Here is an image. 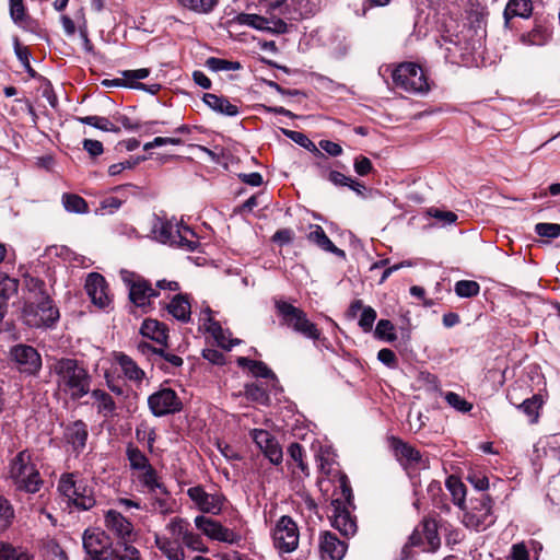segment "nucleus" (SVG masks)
I'll return each mask as SVG.
<instances>
[{"label":"nucleus","instance_id":"obj_19","mask_svg":"<svg viewBox=\"0 0 560 560\" xmlns=\"http://www.w3.org/2000/svg\"><path fill=\"white\" fill-rule=\"evenodd\" d=\"M104 525L117 539L118 544H129L133 535V524L120 512L110 509L104 514Z\"/></svg>","mask_w":560,"mask_h":560},{"label":"nucleus","instance_id":"obj_49","mask_svg":"<svg viewBox=\"0 0 560 560\" xmlns=\"http://www.w3.org/2000/svg\"><path fill=\"white\" fill-rule=\"evenodd\" d=\"M235 22L240 25H247L262 32L268 28V18L258 14L240 13L235 16Z\"/></svg>","mask_w":560,"mask_h":560},{"label":"nucleus","instance_id":"obj_36","mask_svg":"<svg viewBox=\"0 0 560 560\" xmlns=\"http://www.w3.org/2000/svg\"><path fill=\"white\" fill-rule=\"evenodd\" d=\"M23 288L27 292L25 300H38L44 296H50L46 290L45 281L28 272L23 275Z\"/></svg>","mask_w":560,"mask_h":560},{"label":"nucleus","instance_id":"obj_35","mask_svg":"<svg viewBox=\"0 0 560 560\" xmlns=\"http://www.w3.org/2000/svg\"><path fill=\"white\" fill-rule=\"evenodd\" d=\"M138 481L149 493L159 490L162 494H168L167 488L159 480L158 471L152 465L139 471Z\"/></svg>","mask_w":560,"mask_h":560},{"label":"nucleus","instance_id":"obj_57","mask_svg":"<svg viewBox=\"0 0 560 560\" xmlns=\"http://www.w3.org/2000/svg\"><path fill=\"white\" fill-rule=\"evenodd\" d=\"M294 10L302 19L315 15L320 9V0H294Z\"/></svg>","mask_w":560,"mask_h":560},{"label":"nucleus","instance_id":"obj_21","mask_svg":"<svg viewBox=\"0 0 560 560\" xmlns=\"http://www.w3.org/2000/svg\"><path fill=\"white\" fill-rule=\"evenodd\" d=\"M331 505V526L346 537L353 536L357 533V523L349 511V506H346L341 499H332Z\"/></svg>","mask_w":560,"mask_h":560},{"label":"nucleus","instance_id":"obj_46","mask_svg":"<svg viewBox=\"0 0 560 560\" xmlns=\"http://www.w3.org/2000/svg\"><path fill=\"white\" fill-rule=\"evenodd\" d=\"M75 120L83 124L92 126L96 129H100L102 131H109L114 133L120 132V127L113 124L107 117L103 116H84V117H75Z\"/></svg>","mask_w":560,"mask_h":560},{"label":"nucleus","instance_id":"obj_47","mask_svg":"<svg viewBox=\"0 0 560 560\" xmlns=\"http://www.w3.org/2000/svg\"><path fill=\"white\" fill-rule=\"evenodd\" d=\"M14 46V52L19 61L22 63L25 72L30 75L32 79L40 78V75L37 73V71L31 66V51L28 47L23 46L19 38L15 37L13 42Z\"/></svg>","mask_w":560,"mask_h":560},{"label":"nucleus","instance_id":"obj_2","mask_svg":"<svg viewBox=\"0 0 560 560\" xmlns=\"http://www.w3.org/2000/svg\"><path fill=\"white\" fill-rule=\"evenodd\" d=\"M57 492L69 508L89 511L96 504L94 488L86 480L79 478L78 472H63L57 483Z\"/></svg>","mask_w":560,"mask_h":560},{"label":"nucleus","instance_id":"obj_3","mask_svg":"<svg viewBox=\"0 0 560 560\" xmlns=\"http://www.w3.org/2000/svg\"><path fill=\"white\" fill-rule=\"evenodd\" d=\"M9 476L15 488L27 493H36L44 481L36 465L32 460V452L23 450L9 463Z\"/></svg>","mask_w":560,"mask_h":560},{"label":"nucleus","instance_id":"obj_41","mask_svg":"<svg viewBox=\"0 0 560 560\" xmlns=\"http://www.w3.org/2000/svg\"><path fill=\"white\" fill-rule=\"evenodd\" d=\"M167 346H159L156 359L154 362V365L160 368L161 370L165 372H170L171 368H179L183 365L184 361L183 359L170 351H167Z\"/></svg>","mask_w":560,"mask_h":560},{"label":"nucleus","instance_id":"obj_48","mask_svg":"<svg viewBox=\"0 0 560 560\" xmlns=\"http://www.w3.org/2000/svg\"><path fill=\"white\" fill-rule=\"evenodd\" d=\"M178 231L180 237H176L174 245L178 247H184L189 252L196 250L197 247L199 246V242L194 230L190 229L188 225H184L183 223H180Z\"/></svg>","mask_w":560,"mask_h":560},{"label":"nucleus","instance_id":"obj_62","mask_svg":"<svg viewBox=\"0 0 560 560\" xmlns=\"http://www.w3.org/2000/svg\"><path fill=\"white\" fill-rule=\"evenodd\" d=\"M376 317V311L372 306H365L360 315L358 325L364 332H370Z\"/></svg>","mask_w":560,"mask_h":560},{"label":"nucleus","instance_id":"obj_55","mask_svg":"<svg viewBox=\"0 0 560 560\" xmlns=\"http://www.w3.org/2000/svg\"><path fill=\"white\" fill-rule=\"evenodd\" d=\"M205 65L209 70H211L213 72L235 71V70H240L242 68V66L238 61H232V60L221 59V58H217V57H209L206 60Z\"/></svg>","mask_w":560,"mask_h":560},{"label":"nucleus","instance_id":"obj_61","mask_svg":"<svg viewBox=\"0 0 560 560\" xmlns=\"http://www.w3.org/2000/svg\"><path fill=\"white\" fill-rule=\"evenodd\" d=\"M535 232L540 237L555 240L560 236V224L540 222L535 225Z\"/></svg>","mask_w":560,"mask_h":560},{"label":"nucleus","instance_id":"obj_44","mask_svg":"<svg viewBox=\"0 0 560 560\" xmlns=\"http://www.w3.org/2000/svg\"><path fill=\"white\" fill-rule=\"evenodd\" d=\"M126 456L129 460V466L131 470L141 471L151 466L149 458L145 454L140 451L132 443H129L126 448Z\"/></svg>","mask_w":560,"mask_h":560},{"label":"nucleus","instance_id":"obj_22","mask_svg":"<svg viewBox=\"0 0 560 560\" xmlns=\"http://www.w3.org/2000/svg\"><path fill=\"white\" fill-rule=\"evenodd\" d=\"M84 287L93 304L100 308H105L109 305L108 284L101 273H89Z\"/></svg>","mask_w":560,"mask_h":560},{"label":"nucleus","instance_id":"obj_33","mask_svg":"<svg viewBox=\"0 0 560 560\" xmlns=\"http://www.w3.org/2000/svg\"><path fill=\"white\" fill-rule=\"evenodd\" d=\"M203 103L212 110L229 117H234L240 114L238 107L232 104L226 97L219 96L213 93H205L202 96Z\"/></svg>","mask_w":560,"mask_h":560},{"label":"nucleus","instance_id":"obj_27","mask_svg":"<svg viewBox=\"0 0 560 560\" xmlns=\"http://www.w3.org/2000/svg\"><path fill=\"white\" fill-rule=\"evenodd\" d=\"M179 226L180 223L177 221L156 217L152 226V233L159 242L173 246L176 237H180Z\"/></svg>","mask_w":560,"mask_h":560},{"label":"nucleus","instance_id":"obj_29","mask_svg":"<svg viewBox=\"0 0 560 560\" xmlns=\"http://www.w3.org/2000/svg\"><path fill=\"white\" fill-rule=\"evenodd\" d=\"M140 334L142 337L154 341L158 346H167L168 327L158 319H144L140 327Z\"/></svg>","mask_w":560,"mask_h":560},{"label":"nucleus","instance_id":"obj_32","mask_svg":"<svg viewBox=\"0 0 560 560\" xmlns=\"http://www.w3.org/2000/svg\"><path fill=\"white\" fill-rule=\"evenodd\" d=\"M532 12V0H509L503 12L504 25L510 27V22L514 18L528 19Z\"/></svg>","mask_w":560,"mask_h":560},{"label":"nucleus","instance_id":"obj_18","mask_svg":"<svg viewBox=\"0 0 560 560\" xmlns=\"http://www.w3.org/2000/svg\"><path fill=\"white\" fill-rule=\"evenodd\" d=\"M195 525L199 530H201L203 535L209 537L211 540L235 544L240 539V536L234 530L223 526L220 522L207 517L205 515L196 516Z\"/></svg>","mask_w":560,"mask_h":560},{"label":"nucleus","instance_id":"obj_1","mask_svg":"<svg viewBox=\"0 0 560 560\" xmlns=\"http://www.w3.org/2000/svg\"><path fill=\"white\" fill-rule=\"evenodd\" d=\"M58 388L79 400L91 392L92 376L83 362L72 358L58 359L52 368Z\"/></svg>","mask_w":560,"mask_h":560},{"label":"nucleus","instance_id":"obj_37","mask_svg":"<svg viewBox=\"0 0 560 560\" xmlns=\"http://www.w3.org/2000/svg\"><path fill=\"white\" fill-rule=\"evenodd\" d=\"M116 362L119 364L124 375L128 380L141 382L145 377L144 371L139 368L131 357L120 352L116 355Z\"/></svg>","mask_w":560,"mask_h":560},{"label":"nucleus","instance_id":"obj_14","mask_svg":"<svg viewBox=\"0 0 560 560\" xmlns=\"http://www.w3.org/2000/svg\"><path fill=\"white\" fill-rule=\"evenodd\" d=\"M166 528L182 546L184 545L194 551L208 552V547L203 544L201 536L192 532L187 520L178 516L173 517Z\"/></svg>","mask_w":560,"mask_h":560},{"label":"nucleus","instance_id":"obj_25","mask_svg":"<svg viewBox=\"0 0 560 560\" xmlns=\"http://www.w3.org/2000/svg\"><path fill=\"white\" fill-rule=\"evenodd\" d=\"M441 47H444L445 58L451 63H467L470 60L471 51L467 43H462L458 36L455 38L442 36Z\"/></svg>","mask_w":560,"mask_h":560},{"label":"nucleus","instance_id":"obj_54","mask_svg":"<svg viewBox=\"0 0 560 560\" xmlns=\"http://www.w3.org/2000/svg\"><path fill=\"white\" fill-rule=\"evenodd\" d=\"M454 292L458 298H474L480 292V284L475 280H459L454 285Z\"/></svg>","mask_w":560,"mask_h":560},{"label":"nucleus","instance_id":"obj_9","mask_svg":"<svg viewBox=\"0 0 560 560\" xmlns=\"http://www.w3.org/2000/svg\"><path fill=\"white\" fill-rule=\"evenodd\" d=\"M82 541L83 549L91 560H110L116 551L110 536L100 528H86Z\"/></svg>","mask_w":560,"mask_h":560},{"label":"nucleus","instance_id":"obj_50","mask_svg":"<svg viewBox=\"0 0 560 560\" xmlns=\"http://www.w3.org/2000/svg\"><path fill=\"white\" fill-rule=\"evenodd\" d=\"M18 289L19 280L0 271V301L8 304L9 299L18 293Z\"/></svg>","mask_w":560,"mask_h":560},{"label":"nucleus","instance_id":"obj_38","mask_svg":"<svg viewBox=\"0 0 560 560\" xmlns=\"http://www.w3.org/2000/svg\"><path fill=\"white\" fill-rule=\"evenodd\" d=\"M91 396L96 402L98 415L103 416L104 418L115 416L116 402L107 392L103 389H93L91 392Z\"/></svg>","mask_w":560,"mask_h":560},{"label":"nucleus","instance_id":"obj_17","mask_svg":"<svg viewBox=\"0 0 560 560\" xmlns=\"http://www.w3.org/2000/svg\"><path fill=\"white\" fill-rule=\"evenodd\" d=\"M388 446L394 456L405 468H425L428 463L423 459L421 453L409 443L398 436L388 438Z\"/></svg>","mask_w":560,"mask_h":560},{"label":"nucleus","instance_id":"obj_8","mask_svg":"<svg viewBox=\"0 0 560 560\" xmlns=\"http://www.w3.org/2000/svg\"><path fill=\"white\" fill-rule=\"evenodd\" d=\"M441 539L434 518L424 517L409 536V541L401 549L400 560H409L410 547H420L422 551L434 552L440 548Z\"/></svg>","mask_w":560,"mask_h":560},{"label":"nucleus","instance_id":"obj_60","mask_svg":"<svg viewBox=\"0 0 560 560\" xmlns=\"http://www.w3.org/2000/svg\"><path fill=\"white\" fill-rule=\"evenodd\" d=\"M551 33L547 27L536 25L530 32L527 33L526 37L529 44L541 46L548 42Z\"/></svg>","mask_w":560,"mask_h":560},{"label":"nucleus","instance_id":"obj_12","mask_svg":"<svg viewBox=\"0 0 560 560\" xmlns=\"http://www.w3.org/2000/svg\"><path fill=\"white\" fill-rule=\"evenodd\" d=\"M10 357L16 370L28 376H36L43 365L38 351L28 345L19 343L11 348Z\"/></svg>","mask_w":560,"mask_h":560},{"label":"nucleus","instance_id":"obj_7","mask_svg":"<svg viewBox=\"0 0 560 560\" xmlns=\"http://www.w3.org/2000/svg\"><path fill=\"white\" fill-rule=\"evenodd\" d=\"M122 281L128 288V298L133 307L140 308L143 314L153 310L152 299L160 295V291L142 276L131 272H122Z\"/></svg>","mask_w":560,"mask_h":560},{"label":"nucleus","instance_id":"obj_45","mask_svg":"<svg viewBox=\"0 0 560 560\" xmlns=\"http://www.w3.org/2000/svg\"><path fill=\"white\" fill-rule=\"evenodd\" d=\"M245 397L254 402L262 406H269L271 404L268 390L262 384L252 383L244 386Z\"/></svg>","mask_w":560,"mask_h":560},{"label":"nucleus","instance_id":"obj_34","mask_svg":"<svg viewBox=\"0 0 560 560\" xmlns=\"http://www.w3.org/2000/svg\"><path fill=\"white\" fill-rule=\"evenodd\" d=\"M155 546L168 560H184L185 551L175 538L155 535Z\"/></svg>","mask_w":560,"mask_h":560},{"label":"nucleus","instance_id":"obj_30","mask_svg":"<svg viewBox=\"0 0 560 560\" xmlns=\"http://www.w3.org/2000/svg\"><path fill=\"white\" fill-rule=\"evenodd\" d=\"M288 465L292 469L293 475L305 476L310 475V468L305 462V448L298 442H293L288 446Z\"/></svg>","mask_w":560,"mask_h":560},{"label":"nucleus","instance_id":"obj_16","mask_svg":"<svg viewBox=\"0 0 560 560\" xmlns=\"http://www.w3.org/2000/svg\"><path fill=\"white\" fill-rule=\"evenodd\" d=\"M187 495L196 508L205 514H221L224 503L226 502V498L223 493H208L200 485L190 487L187 490Z\"/></svg>","mask_w":560,"mask_h":560},{"label":"nucleus","instance_id":"obj_40","mask_svg":"<svg viewBox=\"0 0 560 560\" xmlns=\"http://www.w3.org/2000/svg\"><path fill=\"white\" fill-rule=\"evenodd\" d=\"M515 407L528 417L532 424L538 422L539 411L542 408L544 400L539 394H535L529 398L524 399L521 404H514Z\"/></svg>","mask_w":560,"mask_h":560},{"label":"nucleus","instance_id":"obj_59","mask_svg":"<svg viewBox=\"0 0 560 560\" xmlns=\"http://www.w3.org/2000/svg\"><path fill=\"white\" fill-rule=\"evenodd\" d=\"M427 492L432 499L434 506L448 510V506L443 499L444 493L440 481L432 480L427 488Z\"/></svg>","mask_w":560,"mask_h":560},{"label":"nucleus","instance_id":"obj_51","mask_svg":"<svg viewBox=\"0 0 560 560\" xmlns=\"http://www.w3.org/2000/svg\"><path fill=\"white\" fill-rule=\"evenodd\" d=\"M178 4L196 13L208 14L218 5V0H177Z\"/></svg>","mask_w":560,"mask_h":560},{"label":"nucleus","instance_id":"obj_43","mask_svg":"<svg viewBox=\"0 0 560 560\" xmlns=\"http://www.w3.org/2000/svg\"><path fill=\"white\" fill-rule=\"evenodd\" d=\"M62 206L66 211L78 214H85L89 212V205L84 198L77 194L65 192L61 197Z\"/></svg>","mask_w":560,"mask_h":560},{"label":"nucleus","instance_id":"obj_42","mask_svg":"<svg viewBox=\"0 0 560 560\" xmlns=\"http://www.w3.org/2000/svg\"><path fill=\"white\" fill-rule=\"evenodd\" d=\"M283 133L293 142L313 153L316 158L326 159L318 147L304 133L296 130L283 129Z\"/></svg>","mask_w":560,"mask_h":560},{"label":"nucleus","instance_id":"obj_15","mask_svg":"<svg viewBox=\"0 0 560 560\" xmlns=\"http://www.w3.org/2000/svg\"><path fill=\"white\" fill-rule=\"evenodd\" d=\"M166 528L182 546L184 545L194 551L208 552V547L203 544L201 536L192 532L187 520L178 516L173 517Z\"/></svg>","mask_w":560,"mask_h":560},{"label":"nucleus","instance_id":"obj_63","mask_svg":"<svg viewBox=\"0 0 560 560\" xmlns=\"http://www.w3.org/2000/svg\"><path fill=\"white\" fill-rule=\"evenodd\" d=\"M250 372L256 377L272 380L273 381L272 387H276V385L278 384V378H277L276 374L262 361L255 360V362L253 363V368L250 369Z\"/></svg>","mask_w":560,"mask_h":560},{"label":"nucleus","instance_id":"obj_26","mask_svg":"<svg viewBox=\"0 0 560 560\" xmlns=\"http://www.w3.org/2000/svg\"><path fill=\"white\" fill-rule=\"evenodd\" d=\"M9 12L15 25L26 32H37L38 22L27 13L24 0H9Z\"/></svg>","mask_w":560,"mask_h":560},{"label":"nucleus","instance_id":"obj_23","mask_svg":"<svg viewBox=\"0 0 560 560\" xmlns=\"http://www.w3.org/2000/svg\"><path fill=\"white\" fill-rule=\"evenodd\" d=\"M88 438L89 429L83 420H75L65 427L63 440L71 446L75 455H80L84 451Z\"/></svg>","mask_w":560,"mask_h":560},{"label":"nucleus","instance_id":"obj_11","mask_svg":"<svg viewBox=\"0 0 560 560\" xmlns=\"http://www.w3.org/2000/svg\"><path fill=\"white\" fill-rule=\"evenodd\" d=\"M148 406L154 417L174 415L183 410L177 393L170 387H161L148 397Z\"/></svg>","mask_w":560,"mask_h":560},{"label":"nucleus","instance_id":"obj_24","mask_svg":"<svg viewBox=\"0 0 560 560\" xmlns=\"http://www.w3.org/2000/svg\"><path fill=\"white\" fill-rule=\"evenodd\" d=\"M347 547L345 541L330 532H325L319 537L318 549L322 560H342Z\"/></svg>","mask_w":560,"mask_h":560},{"label":"nucleus","instance_id":"obj_20","mask_svg":"<svg viewBox=\"0 0 560 560\" xmlns=\"http://www.w3.org/2000/svg\"><path fill=\"white\" fill-rule=\"evenodd\" d=\"M253 442L264 453L265 457L273 465H279L283 459V452L278 440L267 430L253 429L249 432Z\"/></svg>","mask_w":560,"mask_h":560},{"label":"nucleus","instance_id":"obj_5","mask_svg":"<svg viewBox=\"0 0 560 560\" xmlns=\"http://www.w3.org/2000/svg\"><path fill=\"white\" fill-rule=\"evenodd\" d=\"M21 318L30 328H54L60 313L51 296L24 300Z\"/></svg>","mask_w":560,"mask_h":560},{"label":"nucleus","instance_id":"obj_53","mask_svg":"<svg viewBox=\"0 0 560 560\" xmlns=\"http://www.w3.org/2000/svg\"><path fill=\"white\" fill-rule=\"evenodd\" d=\"M14 517L13 505L7 498L0 495V533H3L12 525Z\"/></svg>","mask_w":560,"mask_h":560},{"label":"nucleus","instance_id":"obj_10","mask_svg":"<svg viewBox=\"0 0 560 560\" xmlns=\"http://www.w3.org/2000/svg\"><path fill=\"white\" fill-rule=\"evenodd\" d=\"M493 501L486 494L471 500V506L464 513V524L476 530H483L494 523Z\"/></svg>","mask_w":560,"mask_h":560},{"label":"nucleus","instance_id":"obj_13","mask_svg":"<svg viewBox=\"0 0 560 560\" xmlns=\"http://www.w3.org/2000/svg\"><path fill=\"white\" fill-rule=\"evenodd\" d=\"M275 547L280 552H292L299 545V528L292 517L281 516L272 532Z\"/></svg>","mask_w":560,"mask_h":560},{"label":"nucleus","instance_id":"obj_52","mask_svg":"<svg viewBox=\"0 0 560 560\" xmlns=\"http://www.w3.org/2000/svg\"><path fill=\"white\" fill-rule=\"evenodd\" d=\"M0 560H35V557L22 548L10 544L0 545Z\"/></svg>","mask_w":560,"mask_h":560},{"label":"nucleus","instance_id":"obj_6","mask_svg":"<svg viewBox=\"0 0 560 560\" xmlns=\"http://www.w3.org/2000/svg\"><path fill=\"white\" fill-rule=\"evenodd\" d=\"M392 80L395 88L419 95L427 94L432 84L425 70L412 61L399 63L392 72Z\"/></svg>","mask_w":560,"mask_h":560},{"label":"nucleus","instance_id":"obj_56","mask_svg":"<svg viewBox=\"0 0 560 560\" xmlns=\"http://www.w3.org/2000/svg\"><path fill=\"white\" fill-rule=\"evenodd\" d=\"M375 337L387 342L395 341L397 335L394 324L388 319H380L375 327Z\"/></svg>","mask_w":560,"mask_h":560},{"label":"nucleus","instance_id":"obj_64","mask_svg":"<svg viewBox=\"0 0 560 560\" xmlns=\"http://www.w3.org/2000/svg\"><path fill=\"white\" fill-rule=\"evenodd\" d=\"M110 560H141L140 551L130 544L122 546V553L116 550Z\"/></svg>","mask_w":560,"mask_h":560},{"label":"nucleus","instance_id":"obj_28","mask_svg":"<svg viewBox=\"0 0 560 560\" xmlns=\"http://www.w3.org/2000/svg\"><path fill=\"white\" fill-rule=\"evenodd\" d=\"M307 241L324 252L334 254L335 256L345 259L346 253L343 249L337 247L331 240L327 236L324 229L318 224H310V233L306 236Z\"/></svg>","mask_w":560,"mask_h":560},{"label":"nucleus","instance_id":"obj_31","mask_svg":"<svg viewBox=\"0 0 560 560\" xmlns=\"http://www.w3.org/2000/svg\"><path fill=\"white\" fill-rule=\"evenodd\" d=\"M166 310L168 314H171L175 319L182 323L190 322L191 316V305L189 301L188 294L178 293L168 304H166Z\"/></svg>","mask_w":560,"mask_h":560},{"label":"nucleus","instance_id":"obj_4","mask_svg":"<svg viewBox=\"0 0 560 560\" xmlns=\"http://www.w3.org/2000/svg\"><path fill=\"white\" fill-rule=\"evenodd\" d=\"M275 307L281 318V325L314 342L324 343L327 341V338L323 337L322 330L308 319L307 314L302 308L285 301H276Z\"/></svg>","mask_w":560,"mask_h":560},{"label":"nucleus","instance_id":"obj_39","mask_svg":"<svg viewBox=\"0 0 560 560\" xmlns=\"http://www.w3.org/2000/svg\"><path fill=\"white\" fill-rule=\"evenodd\" d=\"M445 487L452 495L453 503L464 511L466 508V486L460 478L455 475H450L446 478Z\"/></svg>","mask_w":560,"mask_h":560},{"label":"nucleus","instance_id":"obj_58","mask_svg":"<svg viewBox=\"0 0 560 560\" xmlns=\"http://www.w3.org/2000/svg\"><path fill=\"white\" fill-rule=\"evenodd\" d=\"M444 399L451 407L459 412L466 413L472 409V404L454 392L445 393Z\"/></svg>","mask_w":560,"mask_h":560}]
</instances>
